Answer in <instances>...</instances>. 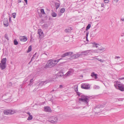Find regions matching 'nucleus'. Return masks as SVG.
Returning a JSON list of instances; mask_svg holds the SVG:
<instances>
[{"mask_svg": "<svg viewBox=\"0 0 124 124\" xmlns=\"http://www.w3.org/2000/svg\"><path fill=\"white\" fill-rule=\"evenodd\" d=\"M62 59V58H61L57 60L50 59L48 61L47 63L45 65V67L51 68L55 65L58 62Z\"/></svg>", "mask_w": 124, "mask_h": 124, "instance_id": "obj_1", "label": "nucleus"}, {"mask_svg": "<svg viewBox=\"0 0 124 124\" xmlns=\"http://www.w3.org/2000/svg\"><path fill=\"white\" fill-rule=\"evenodd\" d=\"M114 86L117 89L122 92L124 91V84L119 81H115Z\"/></svg>", "mask_w": 124, "mask_h": 124, "instance_id": "obj_2", "label": "nucleus"}, {"mask_svg": "<svg viewBox=\"0 0 124 124\" xmlns=\"http://www.w3.org/2000/svg\"><path fill=\"white\" fill-rule=\"evenodd\" d=\"M89 97L88 96L85 95H82L81 97L79 99V101H82L85 106H87L88 105V102L89 101Z\"/></svg>", "mask_w": 124, "mask_h": 124, "instance_id": "obj_3", "label": "nucleus"}, {"mask_svg": "<svg viewBox=\"0 0 124 124\" xmlns=\"http://www.w3.org/2000/svg\"><path fill=\"white\" fill-rule=\"evenodd\" d=\"M6 58H3L1 61L0 63V68L2 70L5 69L6 67Z\"/></svg>", "mask_w": 124, "mask_h": 124, "instance_id": "obj_4", "label": "nucleus"}, {"mask_svg": "<svg viewBox=\"0 0 124 124\" xmlns=\"http://www.w3.org/2000/svg\"><path fill=\"white\" fill-rule=\"evenodd\" d=\"M58 120V117L56 116L50 117L48 119L49 121L53 124L56 123L57 122Z\"/></svg>", "mask_w": 124, "mask_h": 124, "instance_id": "obj_5", "label": "nucleus"}, {"mask_svg": "<svg viewBox=\"0 0 124 124\" xmlns=\"http://www.w3.org/2000/svg\"><path fill=\"white\" fill-rule=\"evenodd\" d=\"M17 112V111L16 110L8 109L5 110L4 111V113L6 115H12Z\"/></svg>", "mask_w": 124, "mask_h": 124, "instance_id": "obj_6", "label": "nucleus"}, {"mask_svg": "<svg viewBox=\"0 0 124 124\" xmlns=\"http://www.w3.org/2000/svg\"><path fill=\"white\" fill-rule=\"evenodd\" d=\"M38 33L39 34V38L41 39L44 37V35L41 29L38 30Z\"/></svg>", "mask_w": 124, "mask_h": 124, "instance_id": "obj_7", "label": "nucleus"}, {"mask_svg": "<svg viewBox=\"0 0 124 124\" xmlns=\"http://www.w3.org/2000/svg\"><path fill=\"white\" fill-rule=\"evenodd\" d=\"M74 70L73 69H69L68 71L65 74L66 76H69L72 75L74 73Z\"/></svg>", "mask_w": 124, "mask_h": 124, "instance_id": "obj_8", "label": "nucleus"}, {"mask_svg": "<svg viewBox=\"0 0 124 124\" xmlns=\"http://www.w3.org/2000/svg\"><path fill=\"white\" fill-rule=\"evenodd\" d=\"M81 87L82 88L85 89H88L90 88V86L88 84H82L81 85Z\"/></svg>", "mask_w": 124, "mask_h": 124, "instance_id": "obj_9", "label": "nucleus"}, {"mask_svg": "<svg viewBox=\"0 0 124 124\" xmlns=\"http://www.w3.org/2000/svg\"><path fill=\"white\" fill-rule=\"evenodd\" d=\"M73 54V52H66L61 55L62 57H64L65 56H67L69 55H70Z\"/></svg>", "mask_w": 124, "mask_h": 124, "instance_id": "obj_10", "label": "nucleus"}, {"mask_svg": "<svg viewBox=\"0 0 124 124\" xmlns=\"http://www.w3.org/2000/svg\"><path fill=\"white\" fill-rule=\"evenodd\" d=\"M44 110L46 112H51L52 111L51 108L48 106L44 107Z\"/></svg>", "mask_w": 124, "mask_h": 124, "instance_id": "obj_11", "label": "nucleus"}, {"mask_svg": "<svg viewBox=\"0 0 124 124\" xmlns=\"http://www.w3.org/2000/svg\"><path fill=\"white\" fill-rule=\"evenodd\" d=\"M3 24L6 26H7L8 25V19L6 18H5L3 20Z\"/></svg>", "mask_w": 124, "mask_h": 124, "instance_id": "obj_12", "label": "nucleus"}, {"mask_svg": "<svg viewBox=\"0 0 124 124\" xmlns=\"http://www.w3.org/2000/svg\"><path fill=\"white\" fill-rule=\"evenodd\" d=\"M91 51L92 50H88L86 51H83L81 52V53L85 55L89 53L90 54L91 53Z\"/></svg>", "mask_w": 124, "mask_h": 124, "instance_id": "obj_13", "label": "nucleus"}, {"mask_svg": "<svg viewBox=\"0 0 124 124\" xmlns=\"http://www.w3.org/2000/svg\"><path fill=\"white\" fill-rule=\"evenodd\" d=\"M50 82V80H47L44 81H41L39 84V86H41L43 85H44L45 84H46L48 83H49Z\"/></svg>", "mask_w": 124, "mask_h": 124, "instance_id": "obj_14", "label": "nucleus"}, {"mask_svg": "<svg viewBox=\"0 0 124 124\" xmlns=\"http://www.w3.org/2000/svg\"><path fill=\"white\" fill-rule=\"evenodd\" d=\"M20 39V41L22 42H25L27 40L26 37L25 36L21 37Z\"/></svg>", "mask_w": 124, "mask_h": 124, "instance_id": "obj_15", "label": "nucleus"}, {"mask_svg": "<svg viewBox=\"0 0 124 124\" xmlns=\"http://www.w3.org/2000/svg\"><path fill=\"white\" fill-rule=\"evenodd\" d=\"M91 76L93 78H94L95 79H96L98 78L97 74H95L94 72L92 73Z\"/></svg>", "mask_w": 124, "mask_h": 124, "instance_id": "obj_16", "label": "nucleus"}, {"mask_svg": "<svg viewBox=\"0 0 124 124\" xmlns=\"http://www.w3.org/2000/svg\"><path fill=\"white\" fill-rule=\"evenodd\" d=\"M82 55V54H79L78 53H76L74 54L73 55V56L75 58H76L80 57V56H81Z\"/></svg>", "mask_w": 124, "mask_h": 124, "instance_id": "obj_17", "label": "nucleus"}, {"mask_svg": "<svg viewBox=\"0 0 124 124\" xmlns=\"http://www.w3.org/2000/svg\"><path fill=\"white\" fill-rule=\"evenodd\" d=\"M60 4L59 3H56L55 4V5L56 9H57L60 6Z\"/></svg>", "mask_w": 124, "mask_h": 124, "instance_id": "obj_18", "label": "nucleus"}, {"mask_svg": "<svg viewBox=\"0 0 124 124\" xmlns=\"http://www.w3.org/2000/svg\"><path fill=\"white\" fill-rule=\"evenodd\" d=\"M36 53L33 56L32 58L31 59V60L30 62H31L33 60V59H35V58H37V56H36Z\"/></svg>", "mask_w": 124, "mask_h": 124, "instance_id": "obj_19", "label": "nucleus"}, {"mask_svg": "<svg viewBox=\"0 0 124 124\" xmlns=\"http://www.w3.org/2000/svg\"><path fill=\"white\" fill-rule=\"evenodd\" d=\"M96 59L97 60L100 61L101 63H103L105 61L104 60L100 59L98 58H96Z\"/></svg>", "mask_w": 124, "mask_h": 124, "instance_id": "obj_20", "label": "nucleus"}, {"mask_svg": "<svg viewBox=\"0 0 124 124\" xmlns=\"http://www.w3.org/2000/svg\"><path fill=\"white\" fill-rule=\"evenodd\" d=\"M120 57L118 56H116L114 58V59L118 61L120 60Z\"/></svg>", "mask_w": 124, "mask_h": 124, "instance_id": "obj_21", "label": "nucleus"}, {"mask_svg": "<svg viewBox=\"0 0 124 124\" xmlns=\"http://www.w3.org/2000/svg\"><path fill=\"white\" fill-rule=\"evenodd\" d=\"M91 26V24H89L86 27V30L87 31L88 30L90 29V28Z\"/></svg>", "mask_w": 124, "mask_h": 124, "instance_id": "obj_22", "label": "nucleus"}, {"mask_svg": "<svg viewBox=\"0 0 124 124\" xmlns=\"http://www.w3.org/2000/svg\"><path fill=\"white\" fill-rule=\"evenodd\" d=\"M40 12L41 14H42V15H45L46 14L44 11V9H41L40 10Z\"/></svg>", "mask_w": 124, "mask_h": 124, "instance_id": "obj_23", "label": "nucleus"}, {"mask_svg": "<svg viewBox=\"0 0 124 124\" xmlns=\"http://www.w3.org/2000/svg\"><path fill=\"white\" fill-rule=\"evenodd\" d=\"M65 11V9L64 8H62L60 10V12L61 13H63Z\"/></svg>", "mask_w": 124, "mask_h": 124, "instance_id": "obj_24", "label": "nucleus"}, {"mask_svg": "<svg viewBox=\"0 0 124 124\" xmlns=\"http://www.w3.org/2000/svg\"><path fill=\"white\" fill-rule=\"evenodd\" d=\"M51 16L54 17H55L57 16V14L54 12H53L51 13Z\"/></svg>", "mask_w": 124, "mask_h": 124, "instance_id": "obj_25", "label": "nucleus"}, {"mask_svg": "<svg viewBox=\"0 0 124 124\" xmlns=\"http://www.w3.org/2000/svg\"><path fill=\"white\" fill-rule=\"evenodd\" d=\"M92 44L93 45V46L96 47V48L98 47V46L97 45L98 44L95 42H94L92 43Z\"/></svg>", "mask_w": 124, "mask_h": 124, "instance_id": "obj_26", "label": "nucleus"}, {"mask_svg": "<svg viewBox=\"0 0 124 124\" xmlns=\"http://www.w3.org/2000/svg\"><path fill=\"white\" fill-rule=\"evenodd\" d=\"M32 118V116L31 115H29V116L28 118V120H31Z\"/></svg>", "mask_w": 124, "mask_h": 124, "instance_id": "obj_27", "label": "nucleus"}, {"mask_svg": "<svg viewBox=\"0 0 124 124\" xmlns=\"http://www.w3.org/2000/svg\"><path fill=\"white\" fill-rule=\"evenodd\" d=\"M31 50V46H30L28 48V50L27 51V52L29 53L30 52Z\"/></svg>", "mask_w": 124, "mask_h": 124, "instance_id": "obj_28", "label": "nucleus"}, {"mask_svg": "<svg viewBox=\"0 0 124 124\" xmlns=\"http://www.w3.org/2000/svg\"><path fill=\"white\" fill-rule=\"evenodd\" d=\"M71 29H67L65 30V31L66 32H70V31H71L72 30Z\"/></svg>", "mask_w": 124, "mask_h": 124, "instance_id": "obj_29", "label": "nucleus"}, {"mask_svg": "<svg viewBox=\"0 0 124 124\" xmlns=\"http://www.w3.org/2000/svg\"><path fill=\"white\" fill-rule=\"evenodd\" d=\"M91 52H94V53H99L100 52L99 51V50L98 49L97 50H94V51H92H92L91 52Z\"/></svg>", "mask_w": 124, "mask_h": 124, "instance_id": "obj_30", "label": "nucleus"}, {"mask_svg": "<svg viewBox=\"0 0 124 124\" xmlns=\"http://www.w3.org/2000/svg\"><path fill=\"white\" fill-rule=\"evenodd\" d=\"M85 108V107H76L75 108L76 109H83L84 108Z\"/></svg>", "mask_w": 124, "mask_h": 124, "instance_id": "obj_31", "label": "nucleus"}, {"mask_svg": "<svg viewBox=\"0 0 124 124\" xmlns=\"http://www.w3.org/2000/svg\"><path fill=\"white\" fill-rule=\"evenodd\" d=\"M14 43L15 45H16L18 44V42L16 39H15L14 40Z\"/></svg>", "mask_w": 124, "mask_h": 124, "instance_id": "obj_32", "label": "nucleus"}, {"mask_svg": "<svg viewBox=\"0 0 124 124\" xmlns=\"http://www.w3.org/2000/svg\"><path fill=\"white\" fill-rule=\"evenodd\" d=\"M99 50V51L100 52H102V51H104L105 49V48H104L102 47L101 48L98 49Z\"/></svg>", "mask_w": 124, "mask_h": 124, "instance_id": "obj_33", "label": "nucleus"}, {"mask_svg": "<svg viewBox=\"0 0 124 124\" xmlns=\"http://www.w3.org/2000/svg\"><path fill=\"white\" fill-rule=\"evenodd\" d=\"M93 88L94 89H98L100 88V87L96 85H95L94 86Z\"/></svg>", "mask_w": 124, "mask_h": 124, "instance_id": "obj_34", "label": "nucleus"}, {"mask_svg": "<svg viewBox=\"0 0 124 124\" xmlns=\"http://www.w3.org/2000/svg\"><path fill=\"white\" fill-rule=\"evenodd\" d=\"M12 16L14 18H15L16 16V13H13L12 14Z\"/></svg>", "mask_w": 124, "mask_h": 124, "instance_id": "obj_35", "label": "nucleus"}, {"mask_svg": "<svg viewBox=\"0 0 124 124\" xmlns=\"http://www.w3.org/2000/svg\"><path fill=\"white\" fill-rule=\"evenodd\" d=\"M89 33V31H86V36L85 37H88Z\"/></svg>", "mask_w": 124, "mask_h": 124, "instance_id": "obj_36", "label": "nucleus"}, {"mask_svg": "<svg viewBox=\"0 0 124 124\" xmlns=\"http://www.w3.org/2000/svg\"><path fill=\"white\" fill-rule=\"evenodd\" d=\"M5 37L8 40L9 39L8 37V35L7 34H5Z\"/></svg>", "mask_w": 124, "mask_h": 124, "instance_id": "obj_37", "label": "nucleus"}, {"mask_svg": "<svg viewBox=\"0 0 124 124\" xmlns=\"http://www.w3.org/2000/svg\"><path fill=\"white\" fill-rule=\"evenodd\" d=\"M118 100L119 101H122L124 100V99L122 98H119L118 99Z\"/></svg>", "mask_w": 124, "mask_h": 124, "instance_id": "obj_38", "label": "nucleus"}, {"mask_svg": "<svg viewBox=\"0 0 124 124\" xmlns=\"http://www.w3.org/2000/svg\"><path fill=\"white\" fill-rule=\"evenodd\" d=\"M124 79V77H122L119 78H118V80H123Z\"/></svg>", "mask_w": 124, "mask_h": 124, "instance_id": "obj_39", "label": "nucleus"}, {"mask_svg": "<svg viewBox=\"0 0 124 124\" xmlns=\"http://www.w3.org/2000/svg\"><path fill=\"white\" fill-rule=\"evenodd\" d=\"M104 2L106 3H108L109 1L108 0H104Z\"/></svg>", "mask_w": 124, "mask_h": 124, "instance_id": "obj_40", "label": "nucleus"}, {"mask_svg": "<svg viewBox=\"0 0 124 124\" xmlns=\"http://www.w3.org/2000/svg\"><path fill=\"white\" fill-rule=\"evenodd\" d=\"M33 79L32 78L30 79V82L31 83L33 82Z\"/></svg>", "mask_w": 124, "mask_h": 124, "instance_id": "obj_41", "label": "nucleus"}, {"mask_svg": "<svg viewBox=\"0 0 124 124\" xmlns=\"http://www.w3.org/2000/svg\"><path fill=\"white\" fill-rule=\"evenodd\" d=\"M63 86L62 85H59V88L60 89H62L63 88Z\"/></svg>", "mask_w": 124, "mask_h": 124, "instance_id": "obj_42", "label": "nucleus"}, {"mask_svg": "<svg viewBox=\"0 0 124 124\" xmlns=\"http://www.w3.org/2000/svg\"><path fill=\"white\" fill-rule=\"evenodd\" d=\"M114 1L116 3L118 2L119 0H114Z\"/></svg>", "mask_w": 124, "mask_h": 124, "instance_id": "obj_43", "label": "nucleus"}, {"mask_svg": "<svg viewBox=\"0 0 124 124\" xmlns=\"http://www.w3.org/2000/svg\"><path fill=\"white\" fill-rule=\"evenodd\" d=\"M104 5L103 4H101V7H104Z\"/></svg>", "mask_w": 124, "mask_h": 124, "instance_id": "obj_44", "label": "nucleus"}, {"mask_svg": "<svg viewBox=\"0 0 124 124\" xmlns=\"http://www.w3.org/2000/svg\"><path fill=\"white\" fill-rule=\"evenodd\" d=\"M9 20L10 22H11V17H10L9 19Z\"/></svg>", "mask_w": 124, "mask_h": 124, "instance_id": "obj_45", "label": "nucleus"}, {"mask_svg": "<svg viewBox=\"0 0 124 124\" xmlns=\"http://www.w3.org/2000/svg\"><path fill=\"white\" fill-rule=\"evenodd\" d=\"M77 94L79 95V96H80V93H79V92H77Z\"/></svg>", "mask_w": 124, "mask_h": 124, "instance_id": "obj_46", "label": "nucleus"}, {"mask_svg": "<svg viewBox=\"0 0 124 124\" xmlns=\"http://www.w3.org/2000/svg\"><path fill=\"white\" fill-rule=\"evenodd\" d=\"M26 113L29 115H31L30 114V113L29 112H26Z\"/></svg>", "mask_w": 124, "mask_h": 124, "instance_id": "obj_47", "label": "nucleus"}, {"mask_svg": "<svg viewBox=\"0 0 124 124\" xmlns=\"http://www.w3.org/2000/svg\"><path fill=\"white\" fill-rule=\"evenodd\" d=\"M44 26L45 27H47V25L46 24H45L44 25Z\"/></svg>", "mask_w": 124, "mask_h": 124, "instance_id": "obj_48", "label": "nucleus"}, {"mask_svg": "<svg viewBox=\"0 0 124 124\" xmlns=\"http://www.w3.org/2000/svg\"><path fill=\"white\" fill-rule=\"evenodd\" d=\"M96 110H99L100 109V108H96Z\"/></svg>", "mask_w": 124, "mask_h": 124, "instance_id": "obj_49", "label": "nucleus"}, {"mask_svg": "<svg viewBox=\"0 0 124 124\" xmlns=\"http://www.w3.org/2000/svg\"><path fill=\"white\" fill-rule=\"evenodd\" d=\"M24 0L25 1V2L26 3V4H27V0Z\"/></svg>", "mask_w": 124, "mask_h": 124, "instance_id": "obj_50", "label": "nucleus"}, {"mask_svg": "<svg viewBox=\"0 0 124 124\" xmlns=\"http://www.w3.org/2000/svg\"><path fill=\"white\" fill-rule=\"evenodd\" d=\"M121 20L122 21H124V18H121Z\"/></svg>", "mask_w": 124, "mask_h": 124, "instance_id": "obj_51", "label": "nucleus"}, {"mask_svg": "<svg viewBox=\"0 0 124 124\" xmlns=\"http://www.w3.org/2000/svg\"><path fill=\"white\" fill-rule=\"evenodd\" d=\"M21 2V0H18V3Z\"/></svg>", "mask_w": 124, "mask_h": 124, "instance_id": "obj_52", "label": "nucleus"}, {"mask_svg": "<svg viewBox=\"0 0 124 124\" xmlns=\"http://www.w3.org/2000/svg\"><path fill=\"white\" fill-rule=\"evenodd\" d=\"M85 38H86V40L87 41H88V37H85Z\"/></svg>", "mask_w": 124, "mask_h": 124, "instance_id": "obj_53", "label": "nucleus"}, {"mask_svg": "<svg viewBox=\"0 0 124 124\" xmlns=\"http://www.w3.org/2000/svg\"><path fill=\"white\" fill-rule=\"evenodd\" d=\"M32 85V84H31V83H30L28 85Z\"/></svg>", "mask_w": 124, "mask_h": 124, "instance_id": "obj_54", "label": "nucleus"}, {"mask_svg": "<svg viewBox=\"0 0 124 124\" xmlns=\"http://www.w3.org/2000/svg\"><path fill=\"white\" fill-rule=\"evenodd\" d=\"M78 91V89L77 88L76 90H75V91H76V92H77V91Z\"/></svg>", "mask_w": 124, "mask_h": 124, "instance_id": "obj_55", "label": "nucleus"}, {"mask_svg": "<svg viewBox=\"0 0 124 124\" xmlns=\"http://www.w3.org/2000/svg\"><path fill=\"white\" fill-rule=\"evenodd\" d=\"M54 90H52V91H51V92H54Z\"/></svg>", "mask_w": 124, "mask_h": 124, "instance_id": "obj_56", "label": "nucleus"}, {"mask_svg": "<svg viewBox=\"0 0 124 124\" xmlns=\"http://www.w3.org/2000/svg\"><path fill=\"white\" fill-rule=\"evenodd\" d=\"M112 2L113 4H114V1H112Z\"/></svg>", "mask_w": 124, "mask_h": 124, "instance_id": "obj_57", "label": "nucleus"}, {"mask_svg": "<svg viewBox=\"0 0 124 124\" xmlns=\"http://www.w3.org/2000/svg\"><path fill=\"white\" fill-rule=\"evenodd\" d=\"M62 14H61L59 16H61V15H62Z\"/></svg>", "mask_w": 124, "mask_h": 124, "instance_id": "obj_58", "label": "nucleus"}, {"mask_svg": "<svg viewBox=\"0 0 124 124\" xmlns=\"http://www.w3.org/2000/svg\"><path fill=\"white\" fill-rule=\"evenodd\" d=\"M86 32V31H84V32Z\"/></svg>", "mask_w": 124, "mask_h": 124, "instance_id": "obj_59", "label": "nucleus"}]
</instances>
